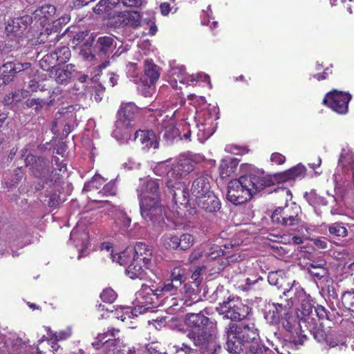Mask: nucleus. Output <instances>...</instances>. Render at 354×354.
<instances>
[{
  "label": "nucleus",
  "mask_w": 354,
  "mask_h": 354,
  "mask_svg": "<svg viewBox=\"0 0 354 354\" xmlns=\"http://www.w3.org/2000/svg\"><path fill=\"white\" fill-rule=\"evenodd\" d=\"M290 292H294V297H291L286 304H268L264 309V317L268 322L277 324L281 322L284 328L291 333H295L298 336L297 339L292 337V342L295 344L301 345L306 339L305 335L298 334V330L301 326V321L299 316L296 315L293 306L296 302L300 304L301 313L304 316L309 315L314 308L313 302L310 295L306 294L304 290L300 287L295 281L292 286L283 291L285 296Z\"/></svg>",
  "instance_id": "f257e3e1"
},
{
  "label": "nucleus",
  "mask_w": 354,
  "mask_h": 354,
  "mask_svg": "<svg viewBox=\"0 0 354 354\" xmlns=\"http://www.w3.org/2000/svg\"><path fill=\"white\" fill-rule=\"evenodd\" d=\"M268 185V181L262 174L250 173L230 180L227 185V199L239 205L250 201L252 196Z\"/></svg>",
  "instance_id": "f03ea898"
},
{
  "label": "nucleus",
  "mask_w": 354,
  "mask_h": 354,
  "mask_svg": "<svg viewBox=\"0 0 354 354\" xmlns=\"http://www.w3.org/2000/svg\"><path fill=\"white\" fill-rule=\"evenodd\" d=\"M203 157L200 155H189L182 156L179 158L177 164L167 172L166 193L171 194V197L176 198L180 193L183 196V200H186L187 195L185 194V177L194 169L195 165L200 162Z\"/></svg>",
  "instance_id": "7ed1b4c3"
},
{
  "label": "nucleus",
  "mask_w": 354,
  "mask_h": 354,
  "mask_svg": "<svg viewBox=\"0 0 354 354\" xmlns=\"http://www.w3.org/2000/svg\"><path fill=\"white\" fill-rule=\"evenodd\" d=\"M227 350L231 353H239L246 344L258 337L254 323L248 324H230L226 328Z\"/></svg>",
  "instance_id": "20e7f679"
},
{
  "label": "nucleus",
  "mask_w": 354,
  "mask_h": 354,
  "mask_svg": "<svg viewBox=\"0 0 354 354\" xmlns=\"http://www.w3.org/2000/svg\"><path fill=\"white\" fill-rule=\"evenodd\" d=\"M85 36H88V38L81 46L80 54L86 59H93L95 57V52L97 53L99 56H106L107 54L112 52L116 46L115 40L112 37L102 36L97 38L95 47L93 48L92 46L94 40L93 37L89 35L87 32L77 34L74 37L73 40L80 42Z\"/></svg>",
  "instance_id": "39448f33"
},
{
  "label": "nucleus",
  "mask_w": 354,
  "mask_h": 354,
  "mask_svg": "<svg viewBox=\"0 0 354 354\" xmlns=\"http://www.w3.org/2000/svg\"><path fill=\"white\" fill-rule=\"evenodd\" d=\"M194 117L198 129L197 137L200 142L203 143L215 132L217 127L216 120L219 118L218 109L216 106L201 110L196 109Z\"/></svg>",
  "instance_id": "423d86ee"
},
{
  "label": "nucleus",
  "mask_w": 354,
  "mask_h": 354,
  "mask_svg": "<svg viewBox=\"0 0 354 354\" xmlns=\"http://www.w3.org/2000/svg\"><path fill=\"white\" fill-rule=\"evenodd\" d=\"M44 354L38 347L33 348L17 334L0 329V354Z\"/></svg>",
  "instance_id": "0eeeda50"
},
{
  "label": "nucleus",
  "mask_w": 354,
  "mask_h": 354,
  "mask_svg": "<svg viewBox=\"0 0 354 354\" xmlns=\"http://www.w3.org/2000/svg\"><path fill=\"white\" fill-rule=\"evenodd\" d=\"M138 112V107L131 102L122 103L118 111V119L115 122V129L112 133L113 137L120 142H127L130 139L131 122Z\"/></svg>",
  "instance_id": "6e6552de"
},
{
  "label": "nucleus",
  "mask_w": 354,
  "mask_h": 354,
  "mask_svg": "<svg viewBox=\"0 0 354 354\" xmlns=\"http://www.w3.org/2000/svg\"><path fill=\"white\" fill-rule=\"evenodd\" d=\"M187 336L203 354H217V351L221 349L216 342V326L214 323H210L209 328L199 332L189 331Z\"/></svg>",
  "instance_id": "1a4fd4ad"
},
{
  "label": "nucleus",
  "mask_w": 354,
  "mask_h": 354,
  "mask_svg": "<svg viewBox=\"0 0 354 354\" xmlns=\"http://www.w3.org/2000/svg\"><path fill=\"white\" fill-rule=\"evenodd\" d=\"M186 280V270L181 267L174 268L171 273V277L164 283L159 284L156 288V295L160 297L161 301L168 300L169 297L178 295L182 293L180 289Z\"/></svg>",
  "instance_id": "9d476101"
},
{
  "label": "nucleus",
  "mask_w": 354,
  "mask_h": 354,
  "mask_svg": "<svg viewBox=\"0 0 354 354\" xmlns=\"http://www.w3.org/2000/svg\"><path fill=\"white\" fill-rule=\"evenodd\" d=\"M160 68L151 59L144 62L143 72L140 77L138 89L145 97L151 96L155 91V84L160 77Z\"/></svg>",
  "instance_id": "9b49d317"
},
{
  "label": "nucleus",
  "mask_w": 354,
  "mask_h": 354,
  "mask_svg": "<svg viewBox=\"0 0 354 354\" xmlns=\"http://www.w3.org/2000/svg\"><path fill=\"white\" fill-rule=\"evenodd\" d=\"M216 310L218 314L223 315L224 318L232 321L243 319L250 311L249 307L243 304L239 298L230 297L219 303Z\"/></svg>",
  "instance_id": "f8f14e48"
},
{
  "label": "nucleus",
  "mask_w": 354,
  "mask_h": 354,
  "mask_svg": "<svg viewBox=\"0 0 354 354\" xmlns=\"http://www.w3.org/2000/svg\"><path fill=\"white\" fill-rule=\"evenodd\" d=\"M210 191L208 178L205 176H200L193 181L189 191L185 187V194L187 195L186 200H183V196L180 193L176 198H171L174 204L178 205L179 203L181 205L186 206L190 201L195 203L198 199L201 198L202 196H205Z\"/></svg>",
  "instance_id": "ddd939ff"
},
{
  "label": "nucleus",
  "mask_w": 354,
  "mask_h": 354,
  "mask_svg": "<svg viewBox=\"0 0 354 354\" xmlns=\"http://www.w3.org/2000/svg\"><path fill=\"white\" fill-rule=\"evenodd\" d=\"M301 207L295 202L286 203L283 207L277 208L271 216L273 223L283 226H294L299 223Z\"/></svg>",
  "instance_id": "4468645a"
},
{
  "label": "nucleus",
  "mask_w": 354,
  "mask_h": 354,
  "mask_svg": "<svg viewBox=\"0 0 354 354\" xmlns=\"http://www.w3.org/2000/svg\"><path fill=\"white\" fill-rule=\"evenodd\" d=\"M177 103H173L165 115L161 120V133L163 139L168 143H171L175 138L180 136V130L176 125L174 118H179L183 111L181 108H177Z\"/></svg>",
  "instance_id": "2eb2a0df"
},
{
  "label": "nucleus",
  "mask_w": 354,
  "mask_h": 354,
  "mask_svg": "<svg viewBox=\"0 0 354 354\" xmlns=\"http://www.w3.org/2000/svg\"><path fill=\"white\" fill-rule=\"evenodd\" d=\"M118 333L119 330L111 328L106 333L98 335L99 342L106 348L112 347L109 349L107 354H136L134 348H127L119 339H115Z\"/></svg>",
  "instance_id": "dca6fc26"
},
{
  "label": "nucleus",
  "mask_w": 354,
  "mask_h": 354,
  "mask_svg": "<svg viewBox=\"0 0 354 354\" xmlns=\"http://www.w3.org/2000/svg\"><path fill=\"white\" fill-rule=\"evenodd\" d=\"M351 100L350 93L334 89L326 93L323 100V104L335 113L344 115L348 112Z\"/></svg>",
  "instance_id": "f3484780"
},
{
  "label": "nucleus",
  "mask_w": 354,
  "mask_h": 354,
  "mask_svg": "<svg viewBox=\"0 0 354 354\" xmlns=\"http://www.w3.org/2000/svg\"><path fill=\"white\" fill-rule=\"evenodd\" d=\"M171 75L175 80L187 86H196L198 82H207L210 85V80L208 75L199 73L196 75L188 74L186 72L185 67L180 64H174L171 66Z\"/></svg>",
  "instance_id": "a211bd4d"
},
{
  "label": "nucleus",
  "mask_w": 354,
  "mask_h": 354,
  "mask_svg": "<svg viewBox=\"0 0 354 354\" xmlns=\"http://www.w3.org/2000/svg\"><path fill=\"white\" fill-rule=\"evenodd\" d=\"M140 214L143 219L153 226L162 227L165 217L162 205L160 202L140 203Z\"/></svg>",
  "instance_id": "6ab92c4d"
},
{
  "label": "nucleus",
  "mask_w": 354,
  "mask_h": 354,
  "mask_svg": "<svg viewBox=\"0 0 354 354\" xmlns=\"http://www.w3.org/2000/svg\"><path fill=\"white\" fill-rule=\"evenodd\" d=\"M140 203L160 202V184L158 180L149 179L138 189Z\"/></svg>",
  "instance_id": "aec40b11"
},
{
  "label": "nucleus",
  "mask_w": 354,
  "mask_h": 354,
  "mask_svg": "<svg viewBox=\"0 0 354 354\" xmlns=\"http://www.w3.org/2000/svg\"><path fill=\"white\" fill-rule=\"evenodd\" d=\"M136 299L138 306L135 308L142 307V314L147 312L158 305L157 301H160V297L156 295V288L152 289L148 286H142V288L136 294Z\"/></svg>",
  "instance_id": "412c9836"
},
{
  "label": "nucleus",
  "mask_w": 354,
  "mask_h": 354,
  "mask_svg": "<svg viewBox=\"0 0 354 354\" xmlns=\"http://www.w3.org/2000/svg\"><path fill=\"white\" fill-rule=\"evenodd\" d=\"M70 240L73 241L75 248L78 251V259L82 257L84 251L88 247V234L84 225L78 223L71 232Z\"/></svg>",
  "instance_id": "4be33fe9"
},
{
  "label": "nucleus",
  "mask_w": 354,
  "mask_h": 354,
  "mask_svg": "<svg viewBox=\"0 0 354 354\" xmlns=\"http://www.w3.org/2000/svg\"><path fill=\"white\" fill-rule=\"evenodd\" d=\"M142 307L132 308L129 306H121L115 308L114 310L108 309H106V310L113 314V316L116 319L121 320L122 322H126L128 327L134 328V326L131 324L132 323L131 319L142 314Z\"/></svg>",
  "instance_id": "5701e85b"
},
{
  "label": "nucleus",
  "mask_w": 354,
  "mask_h": 354,
  "mask_svg": "<svg viewBox=\"0 0 354 354\" xmlns=\"http://www.w3.org/2000/svg\"><path fill=\"white\" fill-rule=\"evenodd\" d=\"M198 281H194L191 283H183L180 289L182 290V293H179V296L182 301H184V304L186 306H191L192 304L199 301L198 298Z\"/></svg>",
  "instance_id": "b1692460"
},
{
  "label": "nucleus",
  "mask_w": 354,
  "mask_h": 354,
  "mask_svg": "<svg viewBox=\"0 0 354 354\" xmlns=\"http://www.w3.org/2000/svg\"><path fill=\"white\" fill-rule=\"evenodd\" d=\"M134 140L140 143L143 149H157L159 142L156 133L151 130L136 131Z\"/></svg>",
  "instance_id": "393cba45"
},
{
  "label": "nucleus",
  "mask_w": 354,
  "mask_h": 354,
  "mask_svg": "<svg viewBox=\"0 0 354 354\" xmlns=\"http://www.w3.org/2000/svg\"><path fill=\"white\" fill-rule=\"evenodd\" d=\"M194 203L207 212H216L221 207V201L212 190L205 196H202V198L198 199Z\"/></svg>",
  "instance_id": "a878e982"
},
{
  "label": "nucleus",
  "mask_w": 354,
  "mask_h": 354,
  "mask_svg": "<svg viewBox=\"0 0 354 354\" xmlns=\"http://www.w3.org/2000/svg\"><path fill=\"white\" fill-rule=\"evenodd\" d=\"M32 22V17L29 15H24L8 21L6 27L8 35L19 36L28 28Z\"/></svg>",
  "instance_id": "bb28decb"
},
{
  "label": "nucleus",
  "mask_w": 354,
  "mask_h": 354,
  "mask_svg": "<svg viewBox=\"0 0 354 354\" xmlns=\"http://www.w3.org/2000/svg\"><path fill=\"white\" fill-rule=\"evenodd\" d=\"M185 324L192 328L191 331L199 332L209 328L210 326L209 319L202 313H189L185 317Z\"/></svg>",
  "instance_id": "cd10ccee"
},
{
  "label": "nucleus",
  "mask_w": 354,
  "mask_h": 354,
  "mask_svg": "<svg viewBox=\"0 0 354 354\" xmlns=\"http://www.w3.org/2000/svg\"><path fill=\"white\" fill-rule=\"evenodd\" d=\"M134 261H142L143 266L149 269L152 261V250L144 243H138L133 247Z\"/></svg>",
  "instance_id": "c85d7f7f"
},
{
  "label": "nucleus",
  "mask_w": 354,
  "mask_h": 354,
  "mask_svg": "<svg viewBox=\"0 0 354 354\" xmlns=\"http://www.w3.org/2000/svg\"><path fill=\"white\" fill-rule=\"evenodd\" d=\"M306 169L305 166L301 164H298L288 170L277 174L276 178L279 181L286 182L304 178L306 175Z\"/></svg>",
  "instance_id": "c756f323"
},
{
  "label": "nucleus",
  "mask_w": 354,
  "mask_h": 354,
  "mask_svg": "<svg viewBox=\"0 0 354 354\" xmlns=\"http://www.w3.org/2000/svg\"><path fill=\"white\" fill-rule=\"evenodd\" d=\"M119 25L136 28L140 24V15L136 11L124 12L118 16Z\"/></svg>",
  "instance_id": "7c9ffc66"
},
{
  "label": "nucleus",
  "mask_w": 354,
  "mask_h": 354,
  "mask_svg": "<svg viewBox=\"0 0 354 354\" xmlns=\"http://www.w3.org/2000/svg\"><path fill=\"white\" fill-rule=\"evenodd\" d=\"M25 162L26 166H30V169L36 176H39L40 171H43L47 165V162L44 158L36 157L31 154L26 156Z\"/></svg>",
  "instance_id": "2f4dec72"
},
{
  "label": "nucleus",
  "mask_w": 354,
  "mask_h": 354,
  "mask_svg": "<svg viewBox=\"0 0 354 354\" xmlns=\"http://www.w3.org/2000/svg\"><path fill=\"white\" fill-rule=\"evenodd\" d=\"M239 160L237 158L227 156L221 160L220 165V175L222 178H226L235 172Z\"/></svg>",
  "instance_id": "473e14b6"
},
{
  "label": "nucleus",
  "mask_w": 354,
  "mask_h": 354,
  "mask_svg": "<svg viewBox=\"0 0 354 354\" xmlns=\"http://www.w3.org/2000/svg\"><path fill=\"white\" fill-rule=\"evenodd\" d=\"M134 250L133 247H127L124 251L113 254L111 251L110 256L113 261H115L120 265L129 264L131 262L134 261Z\"/></svg>",
  "instance_id": "72a5a7b5"
},
{
  "label": "nucleus",
  "mask_w": 354,
  "mask_h": 354,
  "mask_svg": "<svg viewBox=\"0 0 354 354\" xmlns=\"http://www.w3.org/2000/svg\"><path fill=\"white\" fill-rule=\"evenodd\" d=\"M105 180L100 175L96 174L93 178L85 183L83 191L91 192L88 198L91 200L96 198L97 192L99 191L101 187L104 185Z\"/></svg>",
  "instance_id": "f704fd0d"
},
{
  "label": "nucleus",
  "mask_w": 354,
  "mask_h": 354,
  "mask_svg": "<svg viewBox=\"0 0 354 354\" xmlns=\"http://www.w3.org/2000/svg\"><path fill=\"white\" fill-rule=\"evenodd\" d=\"M75 66L73 64H67L62 68H58L55 71V80L59 84L66 83L68 80L74 76L75 73Z\"/></svg>",
  "instance_id": "c9c22d12"
},
{
  "label": "nucleus",
  "mask_w": 354,
  "mask_h": 354,
  "mask_svg": "<svg viewBox=\"0 0 354 354\" xmlns=\"http://www.w3.org/2000/svg\"><path fill=\"white\" fill-rule=\"evenodd\" d=\"M126 273L132 279H144L146 277L143 266L140 265V261L131 262L126 269Z\"/></svg>",
  "instance_id": "e433bc0d"
},
{
  "label": "nucleus",
  "mask_w": 354,
  "mask_h": 354,
  "mask_svg": "<svg viewBox=\"0 0 354 354\" xmlns=\"http://www.w3.org/2000/svg\"><path fill=\"white\" fill-rule=\"evenodd\" d=\"M115 224L122 231H125L131 225V219L122 209H118L114 217Z\"/></svg>",
  "instance_id": "4c0bfd02"
},
{
  "label": "nucleus",
  "mask_w": 354,
  "mask_h": 354,
  "mask_svg": "<svg viewBox=\"0 0 354 354\" xmlns=\"http://www.w3.org/2000/svg\"><path fill=\"white\" fill-rule=\"evenodd\" d=\"M161 244L163 248L167 250H178L179 249L178 236L167 234L162 236Z\"/></svg>",
  "instance_id": "58836bf2"
},
{
  "label": "nucleus",
  "mask_w": 354,
  "mask_h": 354,
  "mask_svg": "<svg viewBox=\"0 0 354 354\" xmlns=\"http://www.w3.org/2000/svg\"><path fill=\"white\" fill-rule=\"evenodd\" d=\"M304 198L310 205L315 207L319 205L325 206L328 204V201L324 197L317 194L315 190L306 192Z\"/></svg>",
  "instance_id": "ea45409f"
},
{
  "label": "nucleus",
  "mask_w": 354,
  "mask_h": 354,
  "mask_svg": "<svg viewBox=\"0 0 354 354\" xmlns=\"http://www.w3.org/2000/svg\"><path fill=\"white\" fill-rule=\"evenodd\" d=\"M55 12L56 9L54 6L46 4L37 9L33 13V17L35 19H48L53 16Z\"/></svg>",
  "instance_id": "a19ab883"
},
{
  "label": "nucleus",
  "mask_w": 354,
  "mask_h": 354,
  "mask_svg": "<svg viewBox=\"0 0 354 354\" xmlns=\"http://www.w3.org/2000/svg\"><path fill=\"white\" fill-rule=\"evenodd\" d=\"M73 331L71 327H67L58 332L48 330L47 339L55 340V342L63 341L68 339L72 335Z\"/></svg>",
  "instance_id": "79ce46f5"
},
{
  "label": "nucleus",
  "mask_w": 354,
  "mask_h": 354,
  "mask_svg": "<svg viewBox=\"0 0 354 354\" xmlns=\"http://www.w3.org/2000/svg\"><path fill=\"white\" fill-rule=\"evenodd\" d=\"M116 192V187L115 183L110 181L106 185H104L102 189L97 192V196L93 198V201H101V198L103 196H113Z\"/></svg>",
  "instance_id": "37998d69"
},
{
  "label": "nucleus",
  "mask_w": 354,
  "mask_h": 354,
  "mask_svg": "<svg viewBox=\"0 0 354 354\" xmlns=\"http://www.w3.org/2000/svg\"><path fill=\"white\" fill-rule=\"evenodd\" d=\"M57 63V57L53 52L44 55L39 61L40 67L44 71H48L53 68Z\"/></svg>",
  "instance_id": "c03bdc74"
},
{
  "label": "nucleus",
  "mask_w": 354,
  "mask_h": 354,
  "mask_svg": "<svg viewBox=\"0 0 354 354\" xmlns=\"http://www.w3.org/2000/svg\"><path fill=\"white\" fill-rule=\"evenodd\" d=\"M29 66V63L14 64L12 62H8L2 66V68L0 69V71H1L2 73H6V71H8L9 73H17L25 69H27Z\"/></svg>",
  "instance_id": "a18cd8bd"
},
{
  "label": "nucleus",
  "mask_w": 354,
  "mask_h": 354,
  "mask_svg": "<svg viewBox=\"0 0 354 354\" xmlns=\"http://www.w3.org/2000/svg\"><path fill=\"white\" fill-rule=\"evenodd\" d=\"M179 249L186 250L190 248L194 243V239L192 235L185 233L178 236Z\"/></svg>",
  "instance_id": "49530a36"
},
{
  "label": "nucleus",
  "mask_w": 354,
  "mask_h": 354,
  "mask_svg": "<svg viewBox=\"0 0 354 354\" xmlns=\"http://www.w3.org/2000/svg\"><path fill=\"white\" fill-rule=\"evenodd\" d=\"M329 233L335 236L345 237L347 236V230L339 223H335L329 225Z\"/></svg>",
  "instance_id": "de8ad7c7"
},
{
  "label": "nucleus",
  "mask_w": 354,
  "mask_h": 354,
  "mask_svg": "<svg viewBox=\"0 0 354 354\" xmlns=\"http://www.w3.org/2000/svg\"><path fill=\"white\" fill-rule=\"evenodd\" d=\"M139 71L137 64L135 63H129L127 65V77L136 84H140Z\"/></svg>",
  "instance_id": "09e8293b"
},
{
  "label": "nucleus",
  "mask_w": 354,
  "mask_h": 354,
  "mask_svg": "<svg viewBox=\"0 0 354 354\" xmlns=\"http://www.w3.org/2000/svg\"><path fill=\"white\" fill-rule=\"evenodd\" d=\"M118 0H100V2L93 8V11L96 14H101L109 11L110 5L117 3Z\"/></svg>",
  "instance_id": "8fccbe9b"
},
{
  "label": "nucleus",
  "mask_w": 354,
  "mask_h": 354,
  "mask_svg": "<svg viewBox=\"0 0 354 354\" xmlns=\"http://www.w3.org/2000/svg\"><path fill=\"white\" fill-rule=\"evenodd\" d=\"M53 53L56 54L59 64L66 62L71 57V51L67 46H62L57 48Z\"/></svg>",
  "instance_id": "3c124183"
},
{
  "label": "nucleus",
  "mask_w": 354,
  "mask_h": 354,
  "mask_svg": "<svg viewBox=\"0 0 354 354\" xmlns=\"http://www.w3.org/2000/svg\"><path fill=\"white\" fill-rule=\"evenodd\" d=\"M342 303L349 310L354 312V292H346L342 295Z\"/></svg>",
  "instance_id": "603ef678"
},
{
  "label": "nucleus",
  "mask_w": 354,
  "mask_h": 354,
  "mask_svg": "<svg viewBox=\"0 0 354 354\" xmlns=\"http://www.w3.org/2000/svg\"><path fill=\"white\" fill-rule=\"evenodd\" d=\"M117 297L115 291L111 288H106L100 294V298L104 302L113 303Z\"/></svg>",
  "instance_id": "864d4df0"
},
{
  "label": "nucleus",
  "mask_w": 354,
  "mask_h": 354,
  "mask_svg": "<svg viewBox=\"0 0 354 354\" xmlns=\"http://www.w3.org/2000/svg\"><path fill=\"white\" fill-rule=\"evenodd\" d=\"M249 346L245 347L249 349L250 352L253 354H261L265 348L263 346L259 344L257 339L254 341H251Z\"/></svg>",
  "instance_id": "5fc2aeb1"
},
{
  "label": "nucleus",
  "mask_w": 354,
  "mask_h": 354,
  "mask_svg": "<svg viewBox=\"0 0 354 354\" xmlns=\"http://www.w3.org/2000/svg\"><path fill=\"white\" fill-rule=\"evenodd\" d=\"M223 254V251L220 248L218 245H214L211 247L209 252H206L207 258L209 259H215L217 257Z\"/></svg>",
  "instance_id": "6e6d98bb"
},
{
  "label": "nucleus",
  "mask_w": 354,
  "mask_h": 354,
  "mask_svg": "<svg viewBox=\"0 0 354 354\" xmlns=\"http://www.w3.org/2000/svg\"><path fill=\"white\" fill-rule=\"evenodd\" d=\"M310 331L313 333L315 339L319 342L326 341V338L328 337H326L324 331L319 328L315 327L314 328L310 329Z\"/></svg>",
  "instance_id": "4d7b16f0"
},
{
  "label": "nucleus",
  "mask_w": 354,
  "mask_h": 354,
  "mask_svg": "<svg viewBox=\"0 0 354 354\" xmlns=\"http://www.w3.org/2000/svg\"><path fill=\"white\" fill-rule=\"evenodd\" d=\"M225 150L227 152L236 155H241L245 153V151L243 148L234 145H227Z\"/></svg>",
  "instance_id": "13d9d810"
},
{
  "label": "nucleus",
  "mask_w": 354,
  "mask_h": 354,
  "mask_svg": "<svg viewBox=\"0 0 354 354\" xmlns=\"http://www.w3.org/2000/svg\"><path fill=\"white\" fill-rule=\"evenodd\" d=\"M104 91V87L102 85L97 84L95 86V93L92 94V96L96 102H98L102 100Z\"/></svg>",
  "instance_id": "bf43d9fd"
},
{
  "label": "nucleus",
  "mask_w": 354,
  "mask_h": 354,
  "mask_svg": "<svg viewBox=\"0 0 354 354\" xmlns=\"http://www.w3.org/2000/svg\"><path fill=\"white\" fill-rule=\"evenodd\" d=\"M309 273L317 279H321L327 274V270L325 267L317 268L316 270L309 268Z\"/></svg>",
  "instance_id": "052dcab7"
},
{
  "label": "nucleus",
  "mask_w": 354,
  "mask_h": 354,
  "mask_svg": "<svg viewBox=\"0 0 354 354\" xmlns=\"http://www.w3.org/2000/svg\"><path fill=\"white\" fill-rule=\"evenodd\" d=\"M270 160L272 162L277 165H282L286 161V158L281 153H273L271 155Z\"/></svg>",
  "instance_id": "680f3d73"
},
{
  "label": "nucleus",
  "mask_w": 354,
  "mask_h": 354,
  "mask_svg": "<svg viewBox=\"0 0 354 354\" xmlns=\"http://www.w3.org/2000/svg\"><path fill=\"white\" fill-rule=\"evenodd\" d=\"M28 92L27 91H15L12 93L13 101L16 102H20L22 99L28 96Z\"/></svg>",
  "instance_id": "e2e57ef3"
},
{
  "label": "nucleus",
  "mask_w": 354,
  "mask_h": 354,
  "mask_svg": "<svg viewBox=\"0 0 354 354\" xmlns=\"http://www.w3.org/2000/svg\"><path fill=\"white\" fill-rule=\"evenodd\" d=\"M43 104V101L41 100L37 99H30L28 100L26 102L27 106L32 107L36 105L35 110L37 111L39 107H41Z\"/></svg>",
  "instance_id": "0e129e2a"
},
{
  "label": "nucleus",
  "mask_w": 354,
  "mask_h": 354,
  "mask_svg": "<svg viewBox=\"0 0 354 354\" xmlns=\"http://www.w3.org/2000/svg\"><path fill=\"white\" fill-rule=\"evenodd\" d=\"M203 14L207 17V19H203L201 23L203 25H209V19L212 18V11L209 5L207 6V10L203 12Z\"/></svg>",
  "instance_id": "69168bd1"
},
{
  "label": "nucleus",
  "mask_w": 354,
  "mask_h": 354,
  "mask_svg": "<svg viewBox=\"0 0 354 354\" xmlns=\"http://www.w3.org/2000/svg\"><path fill=\"white\" fill-rule=\"evenodd\" d=\"M167 171V165L165 162H161L158 164L157 167L154 169V172L157 175H162L163 173Z\"/></svg>",
  "instance_id": "338daca9"
},
{
  "label": "nucleus",
  "mask_w": 354,
  "mask_h": 354,
  "mask_svg": "<svg viewBox=\"0 0 354 354\" xmlns=\"http://www.w3.org/2000/svg\"><path fill=\"white\" fill-rule=\"evenodd\" d=\"M160 10L161 14L163 16H167L169 15L170 10H171L170 5L166 2L162 3L160 5Z\"/></svg>",
  "instance_id": "774afa93"
}]
</instances>
